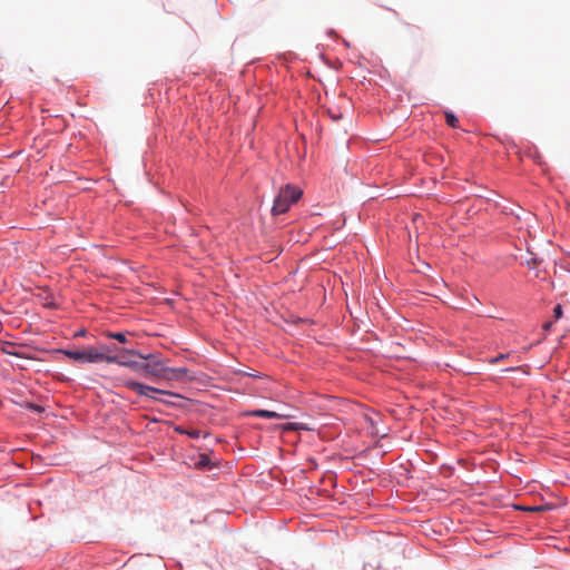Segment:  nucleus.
Here are the masks:
<instances>
[{"label": "nucleus", "mask_w": 570, "mask_h": 570, "mask_svg": "<svg viewBox=\"0 0 570 570\" xmlns=\"http://www.w3.org/2000/svg\"><path fill=\"white\" fill-rule=\"evenodd\" d=\"M108 336L110 338H114V340H117L118 342L120 343H126L127 342V334L126 333H108Z\"/></svg>", "instance_id": "9b49d317"}, {"label": "nucleus", "mask_w": 570, "mask_h": 570, "mask_svg": "<svg viewBox=\"0 0 570 570\" xmlns=\"http://www.w3.org/2000/svg\"><path fill=\"white\" fill-rule=\"evenodd\" d=\"M176 431L179 432V433H183V434H187V435H189L193 439H198L200 436V431L196 430V429L187 431V430H184L181 428H177Z\"/></svg>", "instance_id": "9d476101"}, {"label": "nucleus", "mask_w": 570, "mask_h": 570, "mask_svg": "<svg viewBox=\"0 0 570 570\" xmlns=\"http://www.w3.org/2000/svg\"><path fill=\"white\" fill-rule=\"evenodd\" d=\"M198 464H199L200 466H203V468L207 466V465L209 464V460H208V458H207V456H203V458L200 459V461L198 462Z\"/></svg>", "instance_id": "ddd939ff"}, {"label": "nucleus", "mask_w": 570, "mask_h": 570, "mask_svg": "<svg viewBox=\"0 0 570 570\" xmlns=\"http://www.w3.org/2000/svg\"><path fill=\"white\" fill-rule=\"evenodd\" d=\"M553 314L556 320H559L562 316V306L560 304L554 306Z\"/></svg>", "instance_id": "f8f14e48"}, {"label": "nucleus", "mask_w": 570, "mask_h": 570, "mask_svg": "<svg viewBox=\"0 0 570 570\" xmlns=\"http://www.w3.org/2000/svg\"><path fill=\"white\" fill-rule=\"evenodd\" d=\"M253 416L266 417V419H289L293 415L288 413H277L274 411L267 410H255L249 413Z\"/></svg>", "instance_id": "39448f33"}, {"label": "nucleus", "mask_w": 570, "mask_h": 570, "mask_svg": "<svg viewBox=\"0 0 570 570\" xmlns=\"http://www.w3.org/2000/svg\"><path fill=\"white\" fill-rule=\"evenodd\" d=\"M69 358L79 363H96V362H114L116 357L106 355L104 352H99L95 347H89L82 351H65L63 352Z\"/></svg>", "instance_id": "f03ea898"}, {"label": "nucleus", "mask_w": 570, "mask_h": 570, "mask_svg": "<svg viewBox=\"0 0 570 570\" xmlns=\"http://www.w3.org/2000/svg\"><path fill=\"white\" fill-rule=\"evenodd\" d=\"M331 116H332V118H333V119H335V120H338V119H341V118H342V114H338V115L333 114V115H331Z\"/></svg>", "instance_id": "2eb2a0df"}, {"label": "nucleus", "mask_w": 570, "mask_h": 570, "mask_svg": "<svg viewBox=\"0 0 570 570\" xmlns=\"http://www.w3.org/2000/svg\"><path fill=\"white\" fill-rule=\"evenodd\" d=\"M147 375L163 377V371L166 368L159 362L146 363L141 366Z\"/></svg>", "instance_id": "423d86ee"}, {"label": "nucleus", "mask_w": 570, "mask_h": 570, "mask_svg": "<svg viewBox=\"0 0 570 570\" xmlns=\"http://www.w3.org/2000/svg\"><path fill=\"white\" fill-rule=\"evenodd\" d=\"M444 116H445V121L450 127H452V128L459 127V119L456 118V116L454 114H452L450 111H445Z\"/></svg>", "instance_id": "6e6552de"}, {"label": "nucleus", "mask_w": 570, "mask_h": 570, "mask_svg": "<svg viewBox=\"0 0 570 570\" xmlns=\"http://www.w3.org/2000/svg\"><path fill=\"white\" fill-rule=\"evenodd\" d=\"M115 357H116V361H114L112 363H118L120 365L132 367V368L138 366L137 362L129 360L125 356H115Z\"/></svg>", "instance_id": "0eeeda50"}, {"label": "nucleus", "mask_w": 570, "mask_h": 570, "mask_svg": "<svg viewBox=\"0 0 570 570\" xmlns=\"http://www.w3.org/2000/svg\"><path fill=\"white\" fill-rule=\"evenodd\" d=\"M125 352H126L127 354H129V355H137V356H139L140 358H145V360L149 357V356H144L142 354L137 353V352H136V351H134V350H131V351H125Z\"/></svg>", "instance_id": "4468645a"}, {"label": "nucleus", "mask_w": 570, "mask_h": 570, "mask_svg": "<svg viewBox=\"0 0 570 570\" xmlns=\"http://www.w3.org/2000/svg\"><path fill=\"white\" fill-rule=\"evenodd\" d=\"M303 195L302 189L298 187L286 185L281 188L278 195L274 200L272 214L274 216L286 213L293 204H295Z\"/></svg>", "instance_id": "f257e3e1"}, {"label": "nucleus", "mask_w": 570, "mask_h": 570, "mask_svg": "<svg viewBox=\"0 0 570 570\" xmlns=\"http://www.w3.org/2000/svg\"><path fill=\"white\" fill-rule=\"evenodd\" d=\"M188 377V370L186 367H166L163 371V379L167 381L181 382Z\"/></svg>", "instance_id": "20e7f679"}, {"label": "nucleus", "mask_w": 570, "mask_h": 570, "mask_svg": "<svg viewBox=\"0 0 570 570\" xmlns=\"http://www.w3.org/2000/svg\"><path fill=\"white\" fill-rule=\"evenodd\" d=\"M552 323L551 322H548L543 325V328L544 330H549L551 327Z\"/></svg>", "instance_id": "dca6fc26"}, {"label": "nucleus", "mask_w": 570, "mask_h": 570, "mask_svg": "<svg viewBox=\"0 0 570 570\" xmlns=\"http://www.w3.org/2000/svg\"><path fill=\"white\" fill-rule=\"evenodd\" d=\"M285 431H297V430H311L309 428L305 426L303 423H287L282 426Z\"/></svg>", "instance_id": "1a4fd4ad"}, {"label": "nucleus", "mask_w": 570, "mask_h": 570, "mask_svg": "<svg viewBox=\"0 0 570 570\" xmlns=\"http://www.w3.org/2000/svg\"><path fill=\"white\" fill-rule=\"evenodd\" d=\"M124 386H126L127 389H129L131 391H135L137 394H139L141 396H146V397H149V399H153V400H157L154 396L155 393L170 395V396H179L176 393H173V392H169V391H165V390H160V389H156V387H153V386H149V385H145L142 383H139V382L132 381V380L125 381L124 382Z\"/></svg>", "instance_id": "7ed1b4c3"}]
</instances>
